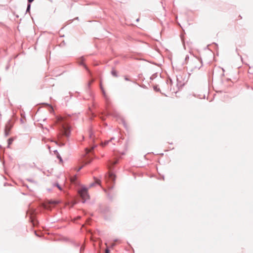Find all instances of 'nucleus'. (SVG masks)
<instances>
[{
	"label": "nucleus",
	"mask_w": 253,
	"mask_h": 253,
	"mask_svg": "<svg viewBox=\"0 0 253 253\" xmlns=\"http://www.w3.org/2000/svg\"><path fill=\"white\" fill-rule=\"evenodd\" d=\"M71 133V129L69 125L66 123H63L62 125L61 133L58 136V140L55 141V143L60 147L64 146L65 143L62 140V137L63 136L68 138Z\"/></svg>",
	"instance_id": "nucleus-1"
},
{
	"label": "nucleus",
	"mask_w": 253,
	"mask_h": 253,
	"mask_svg": "<svg viewBox=\"0 0 253 253\" xmlns=\"http://www.w3.org/2000/svg\"><path fill=\"white\" fill-rule=\"evenodd\" d=\"M118 159H115L114 161H110L108 165L110 171L108 174L107 179L111 182L114 183L116 179V175L112 172L113 167L118 163Z\"/></svg>",
	"instance_id": "nucleus-2"
},
{
	"label": "nucleus",
	"mask_w": 253,
	"mask_h": 253,
	"mask_svg": "<svg viewBox=\"0 0 253 253\" xmlns=\"http://www.w3.org/2000/svg\"><path fill=\"white\" fill-rule=\"evenodd\" d=\"M78 194L83 200V203H84L85 201L89 199V196L87 192V189L83 187L78 191Z\"/></svg>",
	"instance_id": "nucleus-3"
},
{
	"label": "nucleus",
	"mask_w": 253,
	"mask_h": 253,
	"mask_svg": "<svg viewBox=\"0 0 253 253\" xmlns=\"http://www.w3.org/2000/svg\"><path fill=\"white\" fill-rule=\"evenodd\" d=\"M94 182L92 183H91L90 184V185H89V186L90 187L94 186L96 184L100 185V182L101 181H100V180L99 179L96 178L95 177H94Z\"/></svg>",
	"instance_id": "nucleus-4"
},
{
	"label": "nucleus",
	"mask_w": 253,
	"mask_h": 253,
	"mask_svg": "<svg viewBox=\"0 0 253 253\" xmlns=\"http://www.w3.org/2000/svg\"><path fill=\"white\" fill-rule=\"evenodd\" d=\"M13 125L11 123V121L9 120L8 122L6 124L5 126V128H7L9 130H11V128L12 127Z\"/></svg>",
	"instance_id": "nucleus-5"
},
{
	"label": "nucleus",
	"mask_w": 253,
	"mask_h": 253,
	"mask_svg": "<svg viewBox=\"0 0 253 253\" xmlns=\"http://www.w3.org/2000/svg\"><path fill=\"white\" fill-rule=\"evenodd\" d=\"M84 58L83 57H81L79 60V61H78V63L80 65H83L84 67V68L86 69V70H88L87 67L84 64Z\"/></svg>",
	"instance_id": "nucleus-6"
},
{
	"label": "nucleus",
	"mask_w": 253,
	"mask_h": 253,
	"mask_svg": "<svg viewBox=\"0 0 253 253\" xmlns=\"http://www.w3.org/2000/svg\"><path fill=\"white\" fill-rule=\"evenodd\" d=\"M114 137H112L110 140L105 141L104 143H102V146H105L106 145H107L110 141H112L113 140H114Z\"/></svg>",
	"instance_id": "nucleus-7"
},
{
	"label": "nucleus",
	"mask_w": 253,
	"mask_h": 253,
	"mask_svg": "<svg viewBox=\"0 0 253 253\" xmlns=\"http://www.w3.org/2000/svg\"><path fill=\"white\" fill-rule=\"evenodd\" d=\"M95 147H96V146L95 145V146L91 147L90 148H86V155L89 154V153H90L92 151H93Z\"/></svg>",
	"instance_id": "nucleus-8"
},
{
	"label": "nucleus",
	"mask_w": 253,
	"mask_h": 253,
	"mask_svg": "<svg viewBox=\"0 0 253 253\" xmlns=\"http://www.w3.org/2000/svg\"><path fill=\"white\" fill-rule=\"evenodd\" d=\"M84 163H85V164L86 165V164H89L91 162V159H90L89 158V157H86V158H84Z\"/></svg>",
	"instance_id": "nucleus-9"
},
{
	"label": "nucleus",
	"mask_w": 253,
	"mask_h": 253,
	"mask_svg": "<svg viewBox=\"0 0 253 253\" xmlns=\"http://www.w3.org/2000/svg\"><path fill=\"white\" fill-rule=\"evenodd\" d=\"M14 139V138L13 137H10L8 139V140H7V143H8L7 147L8 148H9L10 145L12 144Z\"/></svg>",
	"instance_id": "nucleus-10"
},
{
	"label": "nucleus",
	"mask_w": 253,
	"mask_h": 253,
	"mask_svg": "<svg viewBox=\"0 0 253 253\" xmlns=\"http://www.w3.org/2000/svg\"><path fill=\"white\" fill-rule=\"evenodd\" d=\"M111 74L115 77H118V76L117 72L114 69H113L111 71Z\"/></svg>",
	"instance_id": "nucleus-11"
},
{
	"label": "nucleus",
	"mask_w": 253,
	"mask_h": 253,
	"mask_svg": "<svg viewBox=\"0 0 253 253\" xmlns=\"http://www.w3.org/2000/svg\"><path fill=\"white\" fill-rule=\"evenodd\" d=\"M77 180V177L76 175H75L73 177L71 178V181L73 183L76 184L77 183L76 182Z\"/></svg>",
	"instance_id": "nucleus-12"
},
{
	"label": "nucleus",
	"mask_w": 253,
	"mask_h": 253,
	"mask_svg": "<svg viewBox=\"0 0 253 253\" xmlns=\"http://www.w3.org/2000/svg\"><path fill=\"white\" fill-rule=\"evenodd\" d=\"M10 130L8 129L7 128L4 129V136L5 137H7L9 135L10 133Z\"/></svg>",
	"instance_id": "nucleus-13"
},
{
	"label": "nucleus",
	"mask_w": 253,
	"mask_h": 253,
	"mask_svg": "<svg viewBox=\"0 0 253 253\" xmlns=\"http://www.w3.org/2000/svg\"><path fill=\"white\" fill-rule=\"evenodd\" d=\"M31 9V3H28L26 9V12H29Z\"/></svg>",
	"instance_id": "nucleus-14"
},
{
	"label": "nucleus",
	"mask_w": 253,
	"mask_h": 253,
	"mask_svg": "<svg viewBox=\"0 0 253 253\" xmlns=\"http://www.w3.org/2000/svg\"><path fill=\"white\" fill-rule=\"evenodd\" d=\"M54 185L57 187L60 190H62V187L58 183L54 184Z\"/></svg>",
	"instance_id": "nucleus-15"
},
{
	"label": "nucleus",
	"mask_w": 253,
	"mask_h": 253,
	"mask_svg": "<svg viewBox=\"0 0 253 253\" xmlns=\"http://www.w3.org/2000/svg\"><path fill=\"white\" fill-rule=\"evenodd\" d=\"M153 88L154 90L156 91H160V89L158 87V85H154Z\"/></svg>",
	"instance_id": "nucleus-16"
},
{
	"label": "nucleus",
	"mask_w": 253,
	"mask_h": 253,
	"mask_svg": "<svg viewBox=\"0 0 253 253\" xmlns=\"http://www.w3.org/2000/svg\"><path fill=\"white\" fill-rule=\"evenodd\" d=\"M59 203V202L58 201H50L49 202V204H54V205H56V204H58Z\"/></svg>",
	"instance_id": "nucleus-17"
},
{
	"label": "nucleus",
	"mask_w": 253,
	"mask_h": 253,
	"mask_svg": "<svg viewBox=\"0 0 253 253\" xmlns=\"http://www.w3.org/2000/svg\"><path fill=\"white\" fill-rule=\"evenodd\" d=\"M57 158L59 160L60 162H63L62 159L59 153H58V155H57Z\"/></svg>",
	"instance_id": "nucleus-18"
},
{
	"label": "nucleus",
	"mask_w": 253,
	"mask_h": 253,
	"mask_svg": "<svg viewBox=\"0 0 253 253\" xmlns=\"http://www.w3.org/2000/svg\"><path fill=\"white\" fill-rule=\"evenodd\" d=\"M27 180L32 183H36V182L32 178H27Z\"/></svg>",
	"instance_id": "nucleus-19"
},
{
	"label": "nucleus",
	"mask_w": 253,
	"mask_h": 253,
	"mask_svg": "<svg viewBox=\"0 0 253 253\" xmlns=\"http://www.w3.org/2000/svg\"><path fill=\"white\" fill-rule=\"evenodd\" d=\"M93 132H89V137L91 139H93Z\"/></svg>",
	"instance_id": "nucleus-20"
},
{
	"label": "nucleus",
	"mask_w": 253,
	"mask_h": 253,
	"mask_svg": "<svg viewBox=\"0 0 253 253\" xmlns=\"http://www.w3.org/2000/svg\"><path fill=\"white\" fill-rule=\"evenodd\" d=\"M105 253H110V250L108 247L106 249Z\"/></svg>",
	"instance_id": "nucleus-21"
},
{
	"label": "nucleus",
	"mask_w": 253,
	"mask_h": 253,
	"mask_svg": "<svg viewBox=\"0 0 253 253\" xmlns=\"http://www.w3.org/2000/svg\"><path fill=\"white\" fill-rule=\"evenodd\" d=\"M84 250V247L83 246H82L80 248V252H82Z\"/></svg>",
	"instance_id": "nucleus-22"
},
{
	"label": "nucleus",
	"mask_w": 253,
	"mask_h": 253,
	"mask_svg": "<svg viewBox=\"0 0 253 253\" xmlns=\"http://www.w3.org/2000/svg\"><path fill=\"white\" fill-rule=\"evenodd\" d=\"M124 79L126 81H130V80L126 76H125Z\"/></svg>",
	"instance_id": "nucleus-23"
},
{
	"label": "nucleus",
	"mask_w": 253,
	"mask_h": 253,
	"mask_svg": "<svg viewBox=\"0 0 253 253\" xmlns=\"http://www.w3.org/2000/svg\"><path fill=\"white\" fill-rule=\"evenodd\" d=\"M115 246V243H112L111 245V248H113Z\"/></svg>",
	"instance_id": "nucleus-24"
},
{
	"label": "nucleus",
	"mask_w": 253,
	"mask_h": 253,
	"mask_svg": "<svg viewBox=\"0 0 253 253\" xmlns=\"http://www.w3.org/2000/svg\"><path fill=\"white\" fill-rule=\"evenodd\" d=\"M34 0H28V3H31L32 2H33Z\"/></svg>",
	"instance_id": "nucleus-25"
},
{
	"label": "nucleus",
	"mask_w": 253,
	"mask_h": 253,
	"mask_svg": "<svg viewBox=\"0 0 253 253\" xmlns=\"http://www.w3.org/2000/svg\"><path fill=\"white\" fill-rule=\"evenodd\" d=\"M83 166H81V167H80L78 170H77V171H79L82 168H83Z\"/></svg>",
	"instance_id": "nucleus-26"
},
{
	"label": "nucleus",
	"mask_w": 253,
	"mask_h": 253,
	"mask_svg": "<svg viewBox=\"0 0 253 253\" xmlns=\"http://www.w3.org/2000/svg\"><path fill=\"white\" fill-rule=\"evenodd\" d=\"M54 154H56V155H58V152L57 150H55V151H54Z\"/></svg>",
	"instance_id": "nucleus-27"
},
{
	"label": "nucleus",
	"mask_w": 253,
	"mask_h": 253,
	"mask_svg": "<svg viewBox=\"0 0 253 253\" xmlns=\"http://www.w3.org/2000/svg\"><path fill=\"white\" fill-rule=\"evenodd\" d=\"M92 82H90L88 83V87H89L90 85V84H91Z\"/></svg>",
	"instance_id": "nucleus-28"
},
{
	"label": "nucleus",
	"mask_w": 253,
	"mask_h": 253,
	"mask_svg": "<svg viewBox=\"0 0 253 253\" xmlns=\"http://www.w3.org/2000/svg\"><path fill=\"white\" fill-rule=\"evenodd\" d=\"M101 89H102V92H103V93L105 95V93L104 90H103V89L102 88V87H101Z\"/></svg>",
	"instance_id": "nucleus-29"
},
{
	"label": "nucleus",
	"mask_w": 253,
	"mask_h": 253,
	"mask_svg": "<svg viewBox=\"0 0 253 253\" xmlns=\"http://www.w3.org/2000/svg\"><path fill=\"white\" fill-rule=\"evenodd\" d=\"M113 186H110V187H109V188H110V189H113Z\"/></svg>",
	"instance_id": "nucleus-30"
},
{
	"label": "nucleus",
	"mask_w": 253,
	"mask_h": 253,
	"mask_svg": "<svg viewBox=\"0 0 253 253\" xmlns=\"http://www.w3.org/2000/svg\"><path fill=\"white\" fill-rule=\"evenodd\" d=\"M189 58L188 56H186V58H185V59H187Z\"/></svg>",
	"instance_id": "nucleus-31"
},
{
	"label": "nucleus",
	"mask_w": 253,
	"mask_h": 253,
	"mask_svg": "<svg viewBox=\"0 0 253 253\" xmlns=\"http://www.w3.org/2000/svg\"><path fill=\"white\" fill-rule=\"evenodd\" d=\"M170 83L171 84L172 83V80H170Z\"/></svg>",
	"instance_id": "nucleus-32"
},
{
	"label": "nucleus",
	"mask_w": 253,
	"mask_h": 253,
	"mask_svg": "<svg viewBox=\"0 0 253 253\" xmlns=\"http://www.w3.org/2000/svg\"><path fill=\"white\" fill-rule=\"evenodd\" d=\"M139 21V18L136 19V21Z\"/></svg>",
	"instance_id": "nucleus-33"
},
{
	"label": "nucleus",
	"mask_w": 253,
	"mask_h": 253,
	"mask_svg": "<svg viewBox=\"0 0 253 253\" xmlns=\"http://www.w3.org/2000/svg\"><path fill=\"white\" fill-rule=\"evenodd\" d=\"M36 235L38 236V234L35 232Z\"/></svg>",
	"instance_id": "nucleus-34"
}]
</instances>
